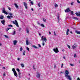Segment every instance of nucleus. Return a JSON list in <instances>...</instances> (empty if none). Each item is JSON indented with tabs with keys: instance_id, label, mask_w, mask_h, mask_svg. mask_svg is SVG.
<instances>
[{
	"instance_id": "nucleus-1",
	"label": "nucleus",
	"mask_w": 80,
	"mask_h": 80,
	"mask_svg": "<svg viewBox=\"0 0 80 80\" xmlns=\"http://www.w3.org/2000/svg\"><path fill=\"white\" fill-rule=\"evenodd\" d=\"M65 77L67 78V79H68L69 80H72V78H71L70 76L68 75V74H69V72H68V70H66L65 71Z\"/></svg>"
},
{
	"instance_id": "nucleus-2",
	"label": "nucleus",
	"mask_w": 80,
	"mask_h": 80,
	"mask_svg": "<svg viewBox=\"0 0 80 80\" xmlns=\"http://www.w3.org/2000/svg\"><path fill=\"white\" fill-rule=\"evenodd\" d=\"M9 15H10V16H7V18H8V19H10L11 18H13V16H12V13L10 12L9 13Z\"/></svg>"
},
{
	"instance_id": "nucleus-3",
	"label": "nucleus",
	"mask_w": 80,
	"mask_h": 80,
	"mask_svg": "<svg viewBox=\"0 0 80 80\" xmlns=\"http://www.w3.org/2000/svg\"><path fill=\"white\" fill-rule=\"evenodd\" d=\"M12 23H13L14 24H15V25H16L17 26V27H19L18 24V22H17V20H15V22L14 21H12Z\"/></svg>"
},
{
	"instance_id": "nucleus-4",
	"label": "nucleus",
	"mask_w": 80,
	"mask_h": 80,
	"mask_svg": "<svg viewBox=\"0 0 80 80\" xmlns=\"http://www.w3.org/2000/svg\"><path fill=\"white\" fill-rule=\"evenodd\" d=\"M53 50L55 53H58V52H59V51H58V49L57 48H54Z\"/></svg>"
},
{
	"instance_id": "nucleus-5",
	"label": "nucleus",
	"mask_w": 80,
	"mask_h": 80,
	"mask_svg": "<svg viewBox=\"0 0 80 80\" xmlns=\"http://www.w3.org/2000/svg\"><path fill=\"white\" fill-rule=\"evenodd\" d=\"M44 36H42L41 37V40L44 41V42H47V38H44Z\"/></svg>"
},
{
	"instance_id": "nucleus-6",
	"label": "nucleus",
	"mask_w": 80,
	"mask_h": 80,
	"mask_svg": "<svg viewBox=\"0 0 80 80\" xmlns=\"http://www.w3.org/2000/svg\"><path fill=\"white\" fill-rule=\"evenodd\" d=\"M2 13H5V14H6V15H7V14H8L7 12H6V11H5V8H2Z\"/></svg>"
},
{
	"instance_id": "nucleus-7",
	"label": "nucleus",
	"mask_w": 80,
	"mask_h": 80,
	"mask_svg": "<svg viewBox=\"0 0 80 80\" xmlns=\"http://www.w3.org/2000/svg\"><path fill=\"white\" fill-rule=\"evenodd\" d=\"M71 11L70 10V8H68L67 9H66V10H65V12H69Z\"/></svg>"
},
{
	"instance_id": "nucleus-8",
	"label": "nucleus",
	"mask_w": 80,
	"mask_h": 80,
	"mask_svg": "<svg viewBox=\"0 0 80 80\" xmlns=\"http://www.w3.org/2000/svg\"><path fill=\"white\" fill-rule=\"evenodd\" d=\"M23 3H24V7H25L26 9H27V8H28L27 7V4L25 2H24Z\"/></svg>"
},
{
	"instance_id": "nucleus-9",
	"label": "nucleus",
	"mask_w": 80,
	"mask_h": 80,
	"mask_svg": "<svg viewBox=\"0 0 80 80\" xmlns=\"http://www.w3.org/2000/svg\"><path fill=\"white\" fill-rule=\"evenodd\" d=\"M1 22L2 25H5V20L4 19L3 20H1Z\"/></svg>"
},
{
	"instance_id": "nucleus-10",
	"label": "nucleus",
	"mask_w": 80,
	"mask_h": 80,
	"mask_svg": "<svg viewBox=\"0 0 80 80\" xmlns=\"http://www.w3.org/2000/svg\"><path fill=\"white\" fill-rule=\"evenodd\" d=\"M17 43V41L16 40H15L13 41V43L14 45H16V44Z\"/></svg>"
},
{
	"instance_id": "nucleus-11",
	"label": "nucleus",
	"mask_w": 80,
	"mask_h": 80,
	"mask_svg": "<svg viewBox=\"0 0 80 80\" xmlns=\"http://www.w3.org/2000/svg\"><path fill=\"white\" fill-rule=\"evenodd\" d=\"M74 45H74L72 46L73 49H75V48H76V47H77V45L76 44H75Z\"/></svg>"
},
{
	"instance_id": "nucleus-12",
	"label": "nucleus",
	"mask_w": 80,
	"mask_h": 80,
	"mask_svg": "<svg viewBox=\"0 0 80 80\" xmlns=\"http://www.w3.org/2000/svg\"><path fill=\"white\" fill-rule=\"evenodd\" d=\"M69 32H70V30L68 29L67 31H66V34L67 35L68 34Z\"/></svg>"
},
{
	"instance_id": "nucleus-13",
	"label": "nucleus",
	"mask_w": 80,
	"mask_h": 80,
	"mask_svg": "<svg viewBox=\"0 0 80 80\" xmlns=\"http://www.w3.org/2000/svg\"><path fill=\"white\" fill-rule=\"evenodd\" d=\"M14 74L15 76H16V77H17V76H18V75H17V72H14Z\"/></svg>"
},
{
	"instance_id": "nucleus-14",
	"label": "nucleus",
	"mask_w": 80,
	"mask_h": 80,
	"mask_svg": "<svg viewBox=\"0 0 80 80\" xmlns=\"http://www.w3.org/2000/svg\"><path fill=\"white\" fill-rule=\"evenodd\" d=\"M16 33V32L15 31H14L12 33V35H15Z\"/></svg>"
},
{
	"instance_id": "nucleus-15",
	"label": "nucleus",
	"mask_w": 80,
	"mask_h": 80,
	"mask_svg": "<svg viewBox=\"0 0 80 80\" xmlns=\"http://www.w3.org/2000/svg\"><path fill=\"white\" fill-rule=\"evenodd\" d=\"M75 32L77 34H80V31H76Z\"/></svg>"
},
{
	"instance_id": "nucleus-16",
	"label": "nucleus",
	"mask_w": 80,
	"mask_h": 80,
	"mask_svg": "<svg viewBox=\"0 0 80 80\" xmlns=\"http://www.w3.org/2000/svg\"><path fill=\"white\" fill-rule=\"evenodd\" d=\"M26 45H28L29 44V42H28V40H26Z\"/></svg>"
},
{
	"instance_id": "nucleus-17",
	"label": "nucleus",
	"mask_w": 80,
	"mask_h": 80,
	"mask_svg": "<svg viewBox=\"0 0 80 80\" xmlns=\"http://www.w3.org/2000/svg\"><path fill=\"white\" fill-rule=\"evenodd\" d=\"M3 18H4V17H3V16H0V19L3 20Z\"/></svg>"
},
{
	"instance_id": "nucleus-18",
	"label": "nucleus",
	"mask_w": 80,
	"mask_h": 80,
	"mask_svg": "<svg viewBox=\"0 0 80 80\" xmlns=\"http://www.w3.org/2000/svg\"><path fill=\"white\" fill-rule=\"evenodd\" d=\"M14 5H15V7L17 8H18V6L17 4H15Z\"/></svg>"
},
{
	"instance_id": "nucleus-19",
	"label": "nucleus",
	"mask_w": 80,
	"mask_h": 80,
	"mask_svg": "<svg viewBox=\"0 0 80 80\" xmlns=\"http://www.w3.org/2000/svg\"><path fill=\"white\" fill-rule=\"evenodd\" d=\"M37 78H40V74H38L37 75Z\"/></svg>"
},
{
	"instance_id": "nucleus-20",
	"label": "nucleus",
	"mask_w": 80,
	"mask_h": 80,
	"mask_svg": "<svg viewBox=\"0 0 80 80\" xmlns=\"http://www.w3.org/2000/svg\"><path fill=\"white\" fill-rule=\"evenodd\" d=\"M32 47L34 48H37V49H38V47L35 46L34 45L32 46Z\"/></svg>"
},
{
	"instance_id": "nucleus-21",
	"label": "nucleus",
	"mask_w": 80,
	"mask_h": 80,
	"mask_svg": "<svg viewBox=\"0 0 80 80\" xmlns=\"http://www.w3.org/2000/svg\"><path fill=\"white\" fill-rule=\"evenodd\" d=\"M22 54L23 55H25V51H23Z\"/></svg>"
},
{
	"instance_id": "nucleus-22",
	"label": "nucleus",
	"mask_w": 80,
	"mask_h": 80,
	"mask_svg": "<svg viewBox=\"0 0 80 80\" xmlns=\"http://www.w3.org/2000/svg\"><path fill=\"white\" fill-rule=\"evenodd\" d=\"M12 71L13 72V73L16 72V71H15V69L14 68H12Z\"/></svg>"
},
{
	"instance_id": "nucleus-23",
	"label": "nucleus",
	"mask_w": 80,
	"mask_h": 80,
	"mask_svg": "<svg viewBox=\"0 0 80 80\" xmlns=\"http://www.w3.org/2000/svg\"><path fill=\"white\" fill-rule=\"evenodd\" d=\"M73 18L75 20H78V18L77 17H74Z\"/></svg>"
},
{
	"instance_id": "nucleus-24",
	"label": "nucleus",
	"mask_w": 80,
	"mask_h": 80,
	"mask_svg": "<svg viewBox=\"0 0 80 80\" xmlns=\"http://www.w3.org/2000/svg\"><path fill=\"white\" fill-rule=\"evenodd\" d=\"M8 27H13V26H12L11 24H9L8 25Z\"/></svg>"
},
{
	"instance_id": "nucleus-25",
	"label": "nucleus",
	"mask_w": 80,
	"mask_h": 80,
	"mask_svg": "<svg viewBox=\"0 0 80 80\" xmlns=\"http://www.w3.org/2000/svg\"><path fill=\"white\" fill-rule=\"evenodd\" d=\"M21 67H22V68H23V67H24V64H21Z\"/></svg>"
},
{
	"instance_id": "nucleus-26",
	"label": "nucleus",
	"mask_w": 80,
	"mask_h": 80,
	"mask_svg": "<svg viewBox=\"0 0 80 80\" xmlns=\"http://www.w3.org/2000/svg\"><path fill=\"white\" fill-rule=\"evenodd\" d=\"M42 20L44 22H46V19L45 18H43Z\"/></svg>"
},
{
	"instance_id": "nucleus-27",
	"label": "nucleus",
	"mask_w": 80,
	"mask_h": 80,
	"mask_svg": "<svg viewBox=\"0 0 80 80\" xmlns=\"http://www.w3.org/2000/svg\"><path fill=\"white\" fill-rule=\"evenodd\" d=\"M55 7H58V4H57L56 3L55 4Z\"/></svg>"
},
{
	"instance_id": "nucleus-28",
	"label": "nucleus",
	"mask_w": 80,
	"mask_h": 80,
	"mask_svg": "<svg viewBox=\"0 0 80 80\" xmlns=\"http://www.w3.org/2000/svg\"><path fill=\"white\" fill-rule=\"evenodd\" d=\"M23 50V48L22 47H21L20 48V52H22V50Z\"/></svg>"
},
{
	"instance_id": "nucleus-29",
	"label": "nucleus",
	"mask_w": 80,
	"mask_h": 80,
	"mask_svg": "<svg viewBox=\"0 0 80 80\" xmlns=\"http://www.w3.org/2000/svg\"><path fill=\"white\" fill-rule=\"evenodd\" d=\"M41 27H45V26L43 24H41Z\"/></svg>"
},
{
	"instance_id": "nucleus-30",
	"label": "nucleus",
	"mask_w": 80,
	"mask_h": 80,
	"mask_svg": "<svg viewBox=\"0 0 80 80\" xmlns=\"http://www.w3.org/2000/svg\"><path fill=\"white\" fill-rule=\"evenodd\" d=\"M4 36L5 37V38H8V36L6 35H4Z\"/></svg>"
},
{
	"instance_id": "nucleus-31",
	"label": "nucleus",
	"mask_w": 80,
	"mask_h": 80,
	"mask_svg": "<svg viewBox=\"0 0 80 80\" xmlns=\"http://www.w3.org/2000/svg\"><path fill=\"white\" fill-rule=\"evenodd\" d=\"M42 45L43 46H44V45H45V42H44V41H43V42H42Z\"/></svg>"
},
{
	"instance_id": "nucleus-32",
	"label": "nucleus",
	"mask_w": 80,
	"mask_h": 80,
	"mask_svg": "<svg viewBox=\"0 0 80 80\" xmlns=\"http://www.w3.org/2000/svg\"><path fill=\"white\" fill-rule=\"evenodd\" d=\"M16 70H17V71H18V72H20V69L18 68L16 69Z\"/></svg>"
},
{
	"instance_id": "nucleus-33",
	"label": "nucleus",
	"mask_w": 80,
	"mask_h": 80,
	"mask_svg": "<svg viewBox=\"0 0 80 80\" xmlns=\"http://www.w3.org/2000/svg\"><path fill=\"white\" fill-rule=\"evenodd\" d=\"M38 5L39 7H40V2L38 4Z\"/></svg>"
},
{
	"instance_id": "nucleus-34",
	"label": "nucleus",
	"mask_w": 80,
	"mask_h": 80,
	"mask_svg": "<svg viewBox=\"0 0 80 80\" xmlns=\"http://www.w3.org/2000/svg\"><path fill=\"white\" fill-rule=\"evenodd\" d=\"M70 65H71V66H72V67H73V66H74V64L70 63Z\"/></svg>"
},
{
	"instance_id": "nucleus-35",
	"label": "nucleus",
	"mask_w": 80,
	"mask_h": 80,
	"mask_svg": "<svg viewBox=\"0 0 80 80\" xmlns=\"http://www.w3.org/2000/svg\"><path fill=\"white\" fill-rule=\"evenodd\" d=\"M74 57L75 58H76L77 57V55H76V54H75L74 55Z\"/></svg>"
},
{
	"instance_id": "nucleus-36",
	"label": "nucleus",
	"mask_w": 80,
	"mask_h": 80,
	"mask_svg": "<svg viewBox=\"0 0 80 80\" xmlns=\"http://www.w3.org/2000/svg\"><path fill=\"white\" fill-rule=\"evenodd\" d=\"M18 74H19V77L20 78V74H21V73H20V72H19L18 73Z\"/></svg>"
},
{
	"instance_id": "nucleus-37",
	"label": "nucleus",
	"mask_w": 80,
	"mask_h": 80,
	"mask_svg": "<svg viewBox=\"0 0 80 80\" xmlns=\"http://www.w3.org/2000/svg\"><path fill=\"white\" fill-rule=\"evenodd\" d=\"M27 49L28 51H30V49H29V48L28 47L27 48Z\"/></svg>"
},
{
	"instance_id": "nucleus-38",
	"label": "nucleus",
	"mask_w": 80,
	"mask_h": 80,
	"mask_svg": "<svg viewBox=\"0 0 80 80\" xmlns=\"http://www.w3.org/2000/svg\"><path fill=\"white\" fill-rule=\"evenodd\" d=\"M30 3H31L32 5H33V1H31Z\"/></svg>"
},
{
	"instance_id": "nucleus-39",
	"label": "nucleus",
	"mask_w": 80,
	"mask_h": 80,
	"mask_svg": "<svg viewBox=\"0 0 80 80\" xmlns=\"http://www.w3.org/2000/svg\"><path fill=\"white\" fill-rule=\"evenodd\" d=\"M26 31L27 32V33H29V31H28V29H27Z\"/></svg>"
},
{
	"instance_id": "nucleus-40",
	"label": "nucleus",
	"mask_w": 80,
	"mask_h": 80,
	"mask_svg": "<svg viewBox=\"0 0 80 80\" xmlns=\"http://www.w3.org/2000/svg\"><path fill=\"white\" fill-rule=\"evenodd\" d=\"M67 47L69 48L70 49V46L69 45H67Z\"/></svg>"
},
{
	"instance_id": "nucleus-41",
	"label": "nucleus",
	"mask_w": 80,
	"mask_h": 80,
	"mask_svg": "<svg viewBox=\"0 0 80 80\" xmlns=\"http://www.w3.org/2000/svg\"><path fill=\"white\" fill-rule=\"evenodd\" d=\"M3 75L4 77H5V76H6V75L5 74V72H4L3 73Z\"/></svg>"
},
{
	"instance_id": "nucleus-42",
	"label": "nucleus",
	"mask_w": 80,
	"mask_h": 80,
	"mask_svg": "<svg viewBox=\"0 0 80 80\" xmlns=\"http://www.w3.org/2000/svg\"><path fill=\"white\" fill-rule=\"evenodd\" d=\"M63 64L62 63V66H61V68H63Z\"/></svg>"
},
{
	"instance_id": "nucleus-43",
	"label": "nucleus",
	"mask_w": 80,
	"mask_h": 80,
	"mask_svg": "<svg viewBox=\"0 0 80 80\" xmlns=\"http://www.w3.org/2000/svg\"><path fill=\"white\" fill-rule=\"evenodd\" d=\"M77 2L79 3H80V1H79L78 0H77Z\"/></svg>"
},
{
	"instance_id": "nucleus-44",
	"label": "nucleus",
	"mask_w": 80,
	"mask_h": 80,
	"mask_svg": "<svg viewBox=\"0 0 80 80\" xmlns=\"http://www.w3.org/2000/svg\"><path fill=\"white\" fill-rule=\"evenodd\" d=\"M8 9L10 10V11H11V8H10L8 7Z\"/></svg>"
},
{
	"instance_id": "nucleus-45",
	"label": "nucleus",
	"mask_w": 80,
	"mask_h": 80,
	"mask_svg": "<svg viewBox=\"0 0 80 80\" xmlns=\"http://www.w3.org/2000/svg\"><path fill=\"white\" fill-rule=\"evenodd\" d=\"M59 17H60L59 16H58V20H60V19H59Z\"/></svg>"
},
{
	"instance_id": "nucleus-46",
	"label": "nucleus",
	"mask_w": 80,
	"mask_h": 80,
	"mask_svg": "<svg viewBox=\"0 0 80 80\" xmlns=\"http://www.w3.org/2000/svg\"><path fill=\"white\" fill-rule=\"evenodd\" d=\"M54 34L55 36H56V33H55V32H54Z\"/></svg>"
},
{
	"instance_id": "nucleus-47",
	"label": "nucleus",
	"mask_w": 80,
	"mask_h": 80,
	"mask_svg": "<svg viewBox=\"0 0 80 80\" xmlns=\"http://www.w3.org/2000/svg\"><path fill=\"white\" fill-rule=\"evenodd\" d=\"M37 23H38V25H40V23H39V22H37Z\"/></svg>"
},
{
	"instance_id": "nucleus-48",
	"label": "nucleus",
	"mask_w": 80,
	"mask_h": 80,
	"mask_svg": "<svg viewBox=\"0 0 80 80\" xmlns=\"http://www.w3.org/2000/svg\"><path fill=\"white\" fill-rule=\"evenodd\" d=\"M71 5H73V2H71Z\"/></svg>"
},
{
	"instance_id": "nucleus-49",
	"label": "nucleus",
	"mask_w": 80,
	"mask_h": 80,
	"mask_svg": "<svg viewBox=\"0 0 80 80\" xmlns=\"http://www.w3.org/2000/svg\"><path fill=\"white\" fill-rule=\"evenodd\" d=\"M71 14L73 15V11H71Z\"/></svg>"
},
{
	"instance_id": "nucleus-50",
	"label": "nucleus",
	"mask_w": 80,
	"mask_h": 80,
	"mask_svg": "<svg viewBox=\"0 0 80 80\" xmlns=\"http://www.w3.org/2000/svg\"><path fill=\"white\" fill-rule=\"evenodd\" d=\"M38 45L39 47H41V45H40V44H38Z\"/></svg>"
},
{
	"instance_id": "nucleus-51",
	"label": "nucleus",
	"mask_w": 80,
	"mask_h": 80,
	"mask_svg": "<svg viewBox=\"0 0 80 80\" xmlns=\"http://www.w3.org/2000/svg\"><path fill=\"white\" fill-rule=\"evenodd\" d=\"M2 68H3V69H5V67H2Z\"/></svg>"
},
{
	"instance_id": "nucleus-52",
	"label": "nucleus",
	"mask_w": 80,
	"mask_h": 80,
	"mask_svg": "<svg viewBox=\"0 0 80 80\" xmlns=\"http://www.w3.org/2000/svg\"><path fill=\"white\" fill-rule=\"evenodd\" d=\"M49 33L50 34V35H51V32H49Z\"/></svg>"
},
{
	"instance_id": "nucleus-53",
	"label": "nucleus",
	"mask_w": 80,
	"mask_h": 80,
	"mask_svg": "<svg viewBox=\"0 0 80 80\" xmlns=\"http://www.w3.org/2000/svg\"><path fill=\"white\" fill-rule=\"evenodd\" d=\"M20 60V58H18V61H19V60Z\"/></svg>"
},
{
	"instance_id": "nucleus-54",
	"label": "nucleus",
	"mask_w": 80,
	"mask_h": 80,
	"mask_svg": "<svg viewBox=\"0 0 80 80\" xmlns=\"http://www.w3.org/2000/svg\"><path fill=\"white\" fill-rule=\"evenodd\" d=\"M77 80H80V78H78L77 79Z\"/></svg>"
},
{
	"instance_id": "nucleus-55",
	"label": "nucleus",
	"mask_w": 80,
	"mask_h": 80,
	"mask_svg": "<svg viewBox=\"0 0 80 80\" xmlns=\"http://www.w3.org/2000/svg\"><path fill=\"white\" fill-rule=\"evenodd\" d=\"M22 30V29L21 28H19V31H20V30Z\"/></svg>"
},
{
	"instance_id": "nucleus-56",
	"label": "nucleus",
	"mask_w": 80,
	"mask_h": 80,
	"mask_svg": "<svg viewBox=\"0 0 80 80\" xmlns=\"http://www.w3.org/2000/svg\"><path fill=\"white\" fill-rule=\"evenodd\" d=\"M63 58H64V59H65V58H66L65 57V56L63 57Z\"/></svg>"
},
{
	"instance_id": "nucleus-57",
	"label": "nucleus",
	"mask_w": 80,
	"mask_h": 80,
	"mask_svg": "<svg viewBox=\"0 0 80 80\" xmlns=\"http://www.w3.org/2000/svg\"><path fill=\"white\" fill-rule=\"evenodd\" d=\"M54 68H56V66H55V65L54 66Z\"/></svg>"
},
{
	"instance_id": "nucleus-58",
	"label": "nucleus",
	"mask_w": 80,
	"mask_h": 80,
	"mask_svg": "<svg viewBox=\"0 0 80 80\" xmlns=\"http://www.w3.org/2000/svg\"><path fill=\"white\" fill-rule=\"evenodd\" d=\"M31 10L32 11H33V9L32 8H31Z\"/></svg>"
},
{
	"instance_id": "nucleus-59",
	"label": "nucleus",
	"mask_w": 80,
	"mask_h": 80,
	"mask_svg": "<svg viewBox=\"0 0 80 80\" xmlns=\"http://www.w3.org/2000/svg\"><path fill=\"white\" fill-rule=\"evenodd\" d=\"M9 29H8V28H7V31H8V30H9Z\"/></svg>"
},
{
	"instance_id": "nucleus-60",
	"label": "nucleus",
	"mask_w": 80,
	"mask_h": 80,
	"mask_svg": "<svg viewBox=\"0 0 80 80\" xmlns=\"http://www.w3.org/2000/svg\"><path fill=\"white\" fill-rule=\"evenodd\" d=\"M8 29L9 30H10V29H11V28H8Z\"/></svg>"
},
{
	"instance_id": "nucleus-61",
	"label": "nucleus",
	"mask_w": 80,
	"mask_h": 80,
	"mask_svg": "<svg viewBox=\"0 0 80 80\" xmlns=\"http://www.w3.org/2000/svg\"><path fill=\"white\" fill-rule=\"evenodd\" d=\"M60 73H63V72H60Z\"/></svg>"
},
{
	"instance_id": "nucleus-62",
	"label": "nucleus",
	"mask_w": 80,
	"mask_h": 80,
	"mask_svg": "<svg viewBox=\"0 0 80 80\" xmlns=\"http://www.w3.org/2000/svg\"><path fill=\"white\" fill-rule=\"evenodd\" d=\"M39 35L40 36L41 35V34L40 33H39Z\"/></svg>"
},
{
	"instance_id": "nucleus-63",
	"label": "nucleus",
	"mask_w": 80,
	"mask_h": 80,
	"mask_svg": "<svg viewBox=\"0 0 80 80\" xmlns=\"http://www.w3.org/2000/svg\"><path fill=\"white\" fill-rule=\"evenodd\" d=\"M33 67L34 70H35V67H34V66H33Z\"/></svg>"
},
{
	"instance_id": "nucleus-64",
	"label": "nucleus",
	"mask_w": 80,
	"mask_h": 80,
	"mask_svg": "<svg viewBox=\"0 0 80 80\" xmlns=\"http://www.w3.org/2000/svg\"><path fill=\"white\" fill-rule=\"evenodd\" d=\"M0 46H2V44L1 43H0Z\"/></svg>"
}]
</instances>
